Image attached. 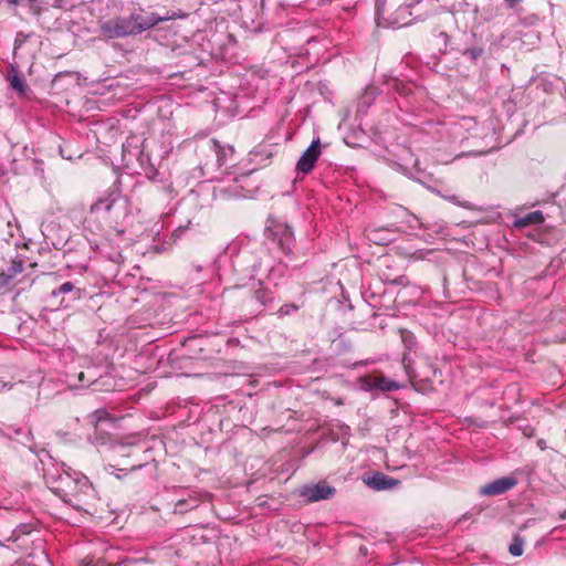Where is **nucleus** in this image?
Returning a JSON list of instances; mask_svg holds the SVG:
<instances>
[{
  "label": "nucleus",
  "mask_w": 566,
  "mask_h": 566,
  "mask_svg": "<svg viewBox=\"0 0 566 566\" xmlns=\"http://www.w3.org/2000/svg\"><path fill=\"white\" fill-rule=\"evenodd\" d=\"M164 20L166 18L154 12L146 13L140 10L132 12L128 17H115L99 22V31L107 39L127 38L140 34Z\"/></svg>",
  "instance_id": "obj_1"
},
{
  "label": "nucleus",
  "mask_w": 566,
  "mask_h": 566,
  "mask_svg": "<svg viewBox=\"0 0 566 566\" xmlns=\"http://www.w3.org/2000/svg\"><path fill=\"white\" fill-rule=\"evenodd\" d=\"M52 491L75 510L84 512H88L90 502L94 499L93 486L85 476L60 475Z\"/></svg>",
  "instance_id": "obj_2"
},
{
  "label": "nucleus",
  "mask_w": 566,
  "mask_h": 566,
  "mask_svg": "<svg viewBox=\"0 0 566 566\" xmlns=\"http://www.w3.org/2000/svg\"><path fill=\"white\" fill-rule=\"evenodd\" d=\"M266 232L269 233V238L277 242L282 252L287 255L292 253L294 234L287 223L274 218H269L266 221Z\"/></svg>",
  "instance_id": "obj_3"
},
{
  "label": "nucleus",
  "mask_w": 566,
  "mask_h": 566,
  "mask_svg": "<svg viewBox=\"0 0 566 566\" xmlns=\"http://www.w3.org/2000/svg\"><path fill=\"white\" fill-rule=\"evenodd\" d=\"M321 155V142L319 139H314L307 149L301 155L297 164L296 171L297 174L306 175L311 172Z\"/></svg>",
  "instance_id": "obj_4"
},
{
  "label": "nucleus",
  "mask_w": 566,
  "mask_h": 566,
  "mask_svg": "<svg viewBox=\"0 0 566 566\" xmlns=\"http://www.w3.org/2000/svg\"><path fill=\"white\" fill-rule=\"evenodd\" d=\"M516 484L517 479L515 476H503L482 485L479 493L483 496L501 495L513 489Z\"/></svg>",
  "instance_id": "obj_5"
},
{
  "label": "nucleus",
  "mask_w": 566,
  "mask_h": 566,
  "mask_svg": "<svg viewBox=\"0 0 566 566\" xmlns=\"http://www.w3.org/2000/svg\"><path fill=\"white\" fill-rule=\"evenodd\" d=\"M335 488L325 482L314 485H305L301 489L300 495L308 502H317L321 500L331 499L335 494Z\"/></svg>",
  "instance_id": "obj_6"
},
{
  "label": "nucleus",
  "mask_w": 566,
  "mask_h": 566,
  "mask_svg": "<svg viewBox=\"0 0 566 566\" xmlns=\"http://www.w3.org/2000/svg\"><path fill=\"white\" fill-rule=\"evenodd\" d=\"M366 485L375 491L390 490L400 484V481L382 472H373L364 478Z\"/></svg>",
  "instance_id": "obj_7"
},
{
  "label": "nucleus",
  "mask_w": 566,
  "mask_h": 566,
  "mask_svg": "<svg viewBox=\"0 0 566 566\" xmlns=\"http://www.w3.org/2000/svg\"><path fill=\"white\" fill-rule=\"evenodd\" d=\"M120 193L118 190H112L105 196L101 197L96 202L91 206L92 212H109L116 202L119 200Z\"/></svg>",
  "instance_id": "obj_8"
},
{
  "label": "nucleus",
  "mask_w": 566,
  "mask_h": 566,
  "mask_svg": "<svg viewBox=\"0 0 566 566\" xmlns=\"http://www.w3.org/2000/svg\"><path fill=\"white\" fill-rule=\"evenodd\" d=\"M399 387L398 382L384 376L370 378L365 384L366 389L380 390L382 392L394 391L399 389Z\"/></svg>",
  "instance_id": "obj_9"
},
{
  "label": "nucleus",
  "mask_w": 566,
  "mask_h": 566,
  "mask_svg": "<svg viewBox=\"0 0 566 566\" xmlns=\"http://www.w3.org/2000/svg\"><path fill=\"white\" fill-rule=\"evenodd\" d=\"M544 216L542 211L536 210L527 213L524 217L517 218L514 220V227L517 229H522L532 224H541L544 222Z\"/></svg>",
  "instance_id": "obj_10"
},
{
  "label": "nucleus",
  "mask_w": 566,
  "mask_h": 566,
  "mask_svg": "<svg viewBox=\"0 0 566 566\" xmlns=\"http://www.w3.org/2000/svg\"><path fill=\"white\" fill-rule=\"evenodd\" d=\"M525 538L521 535V533H515L512 536V542L509 546V553L514 557H520L524 552Z\"/></svg>",
  "instance_id": "obj_11"
},
{
  "label": "nucleus",
  "mask_w": 566,
  "mask_h": 566,
  "mask_svg": "<svg viewBox=\"0 0 566 566\" xmlns=\"http://www.w3.org/2000/svg\"><path fill=\"white\" fill-rule=\"evenodd\" d=\"M72 293V300L80 298V290L75 289V285L72 282H64L57 289H54L51 293L52 296L57 297L60 295Z\"/></svg>",
  "instance_id": "obj_12"
},
{
  "label": "nucleus",
  "mask_w": 566,
  "mask_h": 566,
  "mask_svg": "<svg viewBox=\"0 0 566 566\" xmlns=\"http://www.w3.org/2000/svg\"><path fill=\"white\" fill-rule=\"evenodd\" d=\"M419 7H424V8H429V7H436V3H434V0H419L418 2L411 4V6H408V7H405V8H400V12H407L409 9V13L410 14H413L416 13L417 17H421L418 8Z\"/></svg>",
  "instance_id": "obj_13"
},
{
  "label": "nucleus",
  "mask_w": 566,
  "mask_h": 566,
  "mask_svg": "<svg viewBox=\"0 0 566 566\" xmlns=\"http://www.w3.org/2000/svg\"><path fill=\"white\" fill-rule=\"evenodd\" d=\"M260 287L254 291L255 300L263 306L272 302L273 297L271 292L262 287V283L259 282Z\"/></svg>",
  "instance_id": "obj_14"
},
{
  "label": "nucleus",
  "mask_w": 566,
  "mask_h": 566,
  "mask_svg": "<svg viewBox=\"0 0 566 566\" xmlns=\"http://www.w3.org/2000/svg\"><path fill=\"white\" fill-rule=\"evenodd\" d=\"M198 506V500L189 499V500H180L176 503L175 511L178 513H184L188 510L196 509Z\"/></svg>",
  "instance_id": "obj_15"
},
{
  "label": "nucleus",
  "mask_w": 566,
  "mask_h": 566,
  "mask_svg": "<svg viewBox=\"0 0 566 566\" xmlns=\"http://www.w3.org/2000/svg\"><path fill=\"white\" fill-rule=\"evenodd\" d=\"M91 422L97 427L98 423L107 420L109 418V413L105 409H97L90 415Z\"/></svg>",
  "instance_id": "obj_16"
},
{
  "label": "nucleus",
  "mask_w": 566,
  "mask_h": 566,
  "mask_svg": "<svg viewBox=\"0 0 566 566\" xmlns=\"http://www.w3.org/2000/svg\"><path fill=\"white\" fill-rule=\"evenodd\" d=\"M10 85L13 90H15L17 92H19L21 94L25 93V91L28 90V86H27L24 80L17 74H14L10 77Z\"/></svg>",
  "instance_id": "obj_17"
},
{
  "label": "nucleus",
  "mask_w": 566,
  "mask_h": 566,
  "mask_svg": "<svg viewBox=\"0 0 566 566\" xmlns=\"http://www.w3.org/2000/svg\"><path fill=\"white\" fill-rule=\"evenodd\" d=\"M401 339L406 348L411 350L416 346V337L409 331H401Z\"/></svg>",
  "instance_id": "obj_18"
},
{
  "label": "nucleus",
  "mask_w": 566,
  "mask_h": 566,
  "mask_svg": "<svg viewBox=\"0 0 566 566\" xmlns=\"http://www.w3.org/2000/svg\"><path fill=\"white\" fill-rule=\"evenodd\" d=\"M23 271V264L21 261H12V263L10 264V266L8 268V276L13 279L18 274H20L21 272Z\"/></svg>",
  "instance_id": "obj_19"
},
{
  "label": "nucleus",
  "mask_w": 566,
  "mask_h": 566,
  "mask_svg": "<svg viewBox=\"0 0 566 566\" xmlns=\"http://www.w3.org/2000/svg\"><path fill=\"white\" fill-rule=\"evenodd\" d=\"M483 52L484 50L482 48H468L463 51V55L472 61H476Z\"/></svg>",
  "instance_id": "obj_20"
},
{
  "label": "nucleus",
  "mask_w": 566,
  "mask_h": 566,
  "mask_svg": "<svg viewBox=\"0 0 566 566\" xmlns=\"http://www.w3.org/2000/svg\"><path fill=\"white\" fill-rule=\"evenodd\" d=\"M297 310L298 306L295 304H284L279 308L277 314L280 316H286L290 315L292 312H296Z\"/></svg>",
  "instance_id": "obj_21"
},
{
  "label": "nucleus",
  "mask_w": 566,
  "mask_h": 566,
  "mask_svg": "<svg viewBox=\"0 0 566 566\" xmlns=\"http://www.w3.org/2000/svg\"><path fill=\"white\" fill-rule=\"evenodd\" d=\"M232 153H233V148L232 147L219 149L217 151V158H218L219 166L224 165L226 164V156H227V154H232Z\"/></svg>",
  "instance_id": "obj_22"
},
{
  "label": "nucleus",
  "mask_w": 566,
  "mask_h": 566,
  "mask_svg": "<svg viewBox=\"0 0 566 566\" xmlns=\"http://www.w3.org/2000/svg\"><path fill=\"white\" fill-rule=\"evenodd\" d=\"M448 201L457 205V206H460V207H463V208H471L470 203L467 202V201H459L458 197L452 195V196H446L444 197Z\"/></svg>",
  "instance_id": "obj_23"
},
{
  "label": "nucleus",
  "mask_w": 566,
  "mask_h": 566,
  "mask_svg": "<svg viewBox=\"0 0 566 566\" xmlns=\"http://www.w3.org/2000/svg\"><path fill=\"white\" fill-rule=\"evenodd\" d=\"M77 378L83 387L88 386L94 381L91 378H86V374L84 371L78 373Z\"/></svg>",
  "instance_id": "obj_24"
},
{
  "label": "nucleus",
  "mask_w": 566,
  "mask_h": 566,
  "mask_svg": "<svg viewBox=\"0 0 566 566\" xmlns=\"http://www.w3.org/2000/svg\"><path fill=\"white\" fill-rule=\"evenodd\" d=\"M30 2V10L33 14L39 15L41 14V7L36 3V0H29Z\"/></svg>",
  "instance_id": "obj_25"
},
{
  "label": "nucleus",
  "mask_w": 566,
  "mask_h": 566,
  "mask_svg": "<svg viewBox=\"0 0 566 566\" xmlns=\"http://www.w3.org/2000/svg\"><path fill=\"white\" fill-rule=\"evenodd\" d=\"M386 0H375V8L377 15L382 14Z\"/></svg>",
  "instance_id": "obj_26"
},
{
  "label": "nucleus",
  "mask_w": 566,
  "mask_h": 566,
  "mask_svg": "<svg viewBox=\"0 0 566 566\" xmlns=\"http://www.w3.org/2000/svg\"><path fill=\"white\" fill-rule=\"evenodd\" d=\"M11 280L12 279L8 276L7 272H1L0 273V287L8 285Z\"/></svg>",
  "instance_id": "obj_27"
},
{
  "label": "nucleus",
  "mask_w": 566,
  "mask_h": 566,
  "mask_svg": "<svg viewBox=\"0 0 566 566\" xmlns=\"http://www.w3.org/2000/svg\"><path fill=\"white\" fill-rule=\"evenodd\" d=\"M536 520L535 518H530L527 520L525 523H523L520 527H518V531L522 532V531H525L526 528L528 527H532L534 525H536Z\"/></svg>",
  "instance_id": "obj_28"
},
{
  "label": "nucleus",
  "mask_w": 566,
  "mask_h": 566,
  "mask_svg": "<svg viewBox=\"0 0 566 566\" xmlns=\"http://www.w3.org/2000/svg\"><path fill=\"white\" fill-rule=\"evenodd\" d=\"M522 0H504L506 6L511 9L515 8Z\"/></svg>",
  "instance_id": "obj_29"
},
{
  "label": "nucleus",
  "mask_w": 566,
  "mask_h": 566,
  "mask_svg": "<svg viewBox=\"0 0 566 566\" xmlns=\"http://www.w3.org/2000/svg\"><path fill=\"white\" fill-rule=\"evenodd\" d=\"M143 563H145L144 559H134V560H130L127 566H137Z\"/></svg>",
  "instance_id": "obj_30"
},
{
  "label": "nucleus",
  "mask_w": 566,
  "mask_h": 566,
  "mask_svg": "<svg viewBox=\"0 0 566 566\" xmlns=\"http://www.w3.org/2000/svg\"><path fill=\"white\" fill-rule=\"evenodd\" d=\"M533 432H534V429L531 427H527L526 430L524 431V434L527 437H532Z\"/></svg>",
  "instance_id": "obj_31"
},
{
  "label": "nucleus",
  "mask_w": 566,
  "mask_h": 566,
  "mask_svg": "<svg viewBox=\"0 0 566 566\" xmlns=\"http://www.w3.org/2000/svg\"><path fill=\"white\" fill-rule=\"evenodd\" d=\"M21 0H8V3L9 4H12V6H18L20 3Z\"/></svg>",
  "instance_id": "obj_32"
},
{
  "label": "nucleus",
  "mask_w": 566,
  "mask_h": 566,
  "mask_svg": "<svg viewBox=\"0 0 566 566\" xmlns=\"http://www.w3.org/2000/svg\"><path fill=\"white\" fill-rule=\"evenodd\" d=\"M407 359H408V357L405 355L403 359H402L403 364H406Z\"/></svg>",
  "instance_id": "obj_33"
},
{
  "label": "nucleus",
  "mask_w": 566,
  "mask_h": 566,
  "mask_svg": "<svg viewBox=\"0 0 566 566\" xmlns=\"http://www.w3.org/2000/svg\"><path fill=\"white\" fill-rule=\"evenodd\" d=\"M538 444H539V446H541V448L543 449L544 443H542V441H538Z\"/></svg>",
  "instance_id": "obj_34"
},
{
  "label": "nucleus",
  "mask_w": 566,
  "mask_h": 566,
  "mask_svg": "<svg viewBox=\"0 0 566 566\" xmlns=\"http://www.w3.org/2000/svg\"><path fill=\"white\" fill-rule=\"evenodd\" d=\"M538 444H539V446H541V448L543 449L544 443H542V441H538Z\"/></svg>",
  "instance_id": "obj_35"
}]
</instances>
